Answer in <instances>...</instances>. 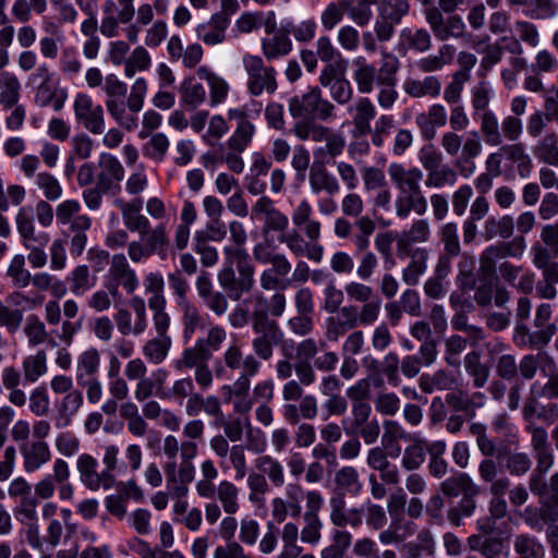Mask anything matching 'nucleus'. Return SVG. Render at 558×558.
Wrapping results in <instances>:
<instances>
[{"mask_svg":"<svg viewBox=\"0 0 558 558\" xmlns=\"http://www.w3.org/2000/svg\"><path fill=\"white\" fill-rule=\"evenodd\" d=\"M223 362L231 371L248 372V375H257L262 368V363L253 354L244 355L242 345L232 341L223 352Z\"/></svg>","mask_w":558,"mask_h":558,"instance_id":"393cba45","label":"nucleus"},{"mask_svg":"<svg viewBox=\"0 0 558 558\" xmlns=\"http://www.w3.org/2000/svg\"><path fill=\"white\" fill-rule=\"evenodd\" d=\"M219 468L223 473L234 470V480L241 481L247 474V462L244 448L240 445H233L227 458L219 460Z\"/></svg>","mask_w":558,"mask_h":558,"instance_id":"5fc2aeb1","label":"nucleus"},{"mask_svg":"<svg viewBox=\"0 0 558 558\" xmlns=\"http://www.w3.org/2000/svg\"><path fill=\"white\" fill-rule=\"evenodd\" d=\"M151 66V58L143 46L133 49L124 64V75L132 78L137 72L147 71Z\"/></svg>","mask_w":558,"mask_h":558,"instance_id":"338daca9","label":"nucleus"},{"mask_svg":"<svg viewBox=\"0 0 558 558\" xmlns=\"http://www.w3.org/2000/svg\"><path fill=\"white\" fill-rule=\"evenodd\" d=\"M425 186L432 189H441L444 186H453L458 181V173L448 165H439L434 169L426 171Z\"/></svg>","mask_w":558,"mask_h":558,"instance_id":"052dcab7","label":"nucleus"},{"mask_svg":"<svg viewBox=\"0 0 558 558\" xmlns=\"http://www.w3.org/2000/svg\"><path fill=\"white\" fill-rule=\"evenodd\" d=\"M130 307L134 317L128 308L119 307L113 314V320L123 337H138L146 331L148 326L146 303L143 298L135 295L130 300Z\"/></svg>","mask_w":558,"mask_h":558,"instance_id":"1a4fd4ad","label":"nucleus"},{"mask_svg":"<svg viewBox=\"0 0 558 558\" xmlns=\"http://www.w3.org/2000/svg\"><path fill=\"white\" fill-rule=\"evenodd\" d=\"M448 122V113L441 104H433L428 107L426 113H420L415 117V124L425 140H433L436 136V130L444 128Z\"/></svg>","mask_w":558,"mask_h":558,"instance_id":"bb28decb","label":"nucleus"},{"mask_svg":"<svg viewBox=\"0 0 558 558\" xmlns=\"http://www.w3.org/2000/svg\"><path fill=\"white\" fill-rule=\"evenodd\" d=\"M494 92L492 86L487 82H480L471 89V105H472V117L476 119L477 114L492 111L489 109V102L493 98Z\"/></svg>","mask_w":558,"mask_h":558,"instance_id":"69168bd1","label":"nucleus"},{"mask_svg":"<svg viewBox=\"0 0 558 558\" xmlns=\"http://www.w3.org/2000/svg\"><path fill=\"white\" fill-rule=\"evenodd\" d=\"M23 466L26 473H33L51 460L49 445L45 440L26 441L20 446Z\"/></svg>","mask_w":558,"mask_h":558,"instance_id":"a878e982","label":"nucleus"},{"mask_svg":"<svg viewBox=\"0 0 558 558\" xmlns=\"http://www.w3.org/2000/svg\"><path fill=\"white\" fill-rule=\"evenodd\" d=\"M73 112L77 123L94 135L105 132V112L101 105L94 102L86 93H77L73 101Z\"/></svg>","mask_w":558,"mask_h":558,"instance_id":"9d476101","label":"nucleus"},{"mask_svg":"<svg viewBox=\"0 0 558 558\" xmlns=\"http://www.w3.org/2000/svg\"><path fill=\"white\" fill-rule=\"evenodd\" d=\"M228 230L232 244L222 248L223 264L217 280L228 295L236 301L254 287L255 267L245 247L247 232L244 225L239 220H232L228 225Z\"/></svg>","mask_w":558,"mask_h":558,"instance_id":"f257e3e1","label":"nucleus"},{"mask_svg":"<svg viewBox=\"0 0 558 558\" xmlns=\"http://www.w3.org/2000/svg\"><path fill=\"white\" fill-rule=\"evenodd\" d=\"M199 442L195 440H183L180 444V459L178 486L174 487V497H184L189 493V485L195 477V465L193 460L198 454Z\"/></svg>","mask_w":558,"mask_h":558,"instance_id":"2eb2a0df","label":"nucleus"},{"mask_svg":"<svg viewBox=\"0 0 558 558\" xmlns=\"http://www.w3.org/2000/svg\"><path fill=\"white\" fill-rule=\"evenodd\" d=\"M181 314V323L183 326V338L190 341L196 330L203 327L204 316L199 307L191 300L177 305Z\"/></svg>","mask_w":558,"mask_h":558,"instance_id":"4c0bfd02","label":"nucleus"},{"mask_svg":"<svg viewBox=\"0 0 558 558\" xmlns=\"http://www.w3.org/2000/svg\"><path fill=\"white\" fill-rule=\"evenodd\" d=\"M288 109L294 119L329 121L335 119V106L322 97L318 86H311L304 93L290 98Z\"/></svg>","mask_w":558,"mask_h":558,"instance_id":"423d86ee","label":"nucleus"},{"mask_svg":"<svg viewBox=\"0 0 558 558\" xmlns=\"http://www.w3.org/2000/svg\"><path fill=\"white\" fill-rule=\"evenodd\" d=\"M105 288L109 290L112 298L119 295V288L126 294H133L140 287L136 271L130 266L124 254H114L105 276Z\"/></svg>","mask_w":558,"mask_h":558,"instance_id":"6e6552de","label":"nucleus"},{"mask_svg":"<svg viewBox=\"0 0 558 558\" xmlns=\"http://www.w3.org/2000/svg\"><path fill=\"white\" fill-rule=\"evenodd\" d=\"M16 230L21 243L25 248L46 247L50 235L46 231L37 230L31 210L21 207L15 217Z\"/></svg>","mask_w":558,"mask_h":558,"instance_id":"dca6fc26","label":"nucleus"},{"mask_svg":"<svg viewBox=\"0 0 558 558\" xmlns=\"http://www.w3.org/2000/svg\"><path fill=\"white\" fill-rule=\"evenodd\" d=\"M145 292L149 294L148 307L153 317H170L167 312V299L165 296V280L160 272H149L144 279Z\"/></svg>","mask_w":558,"mask_h":558,"instance_id":"412c9836","label":"nucleus"},{"mask_svg":"<svg viewBox=\"0 0 558 558\" xmlns=\"http://www.w3.org/2000/svg\"><path fill=\"white\" fill-rule=\"evenodd\" d=\"M441 492L450 497L464 494H478L477 485L466 473H458L441 483Z\"/></svg>","mask_w":558,"mask_h":558,"instance_id":"6e6d98bb","label":"nucleus"},{"mask_svg":"<svg viewBox=\"0 0 558 558\" xmlns=\"http://www.w3.org/2000/svg\"><path fill=\"white\" fill-rule=\"evenodd\" d=\"M197 75L208 85L210 106L215 107L225 102L230 90L228 82L207 66H199Z\"/></svg>","mask_w":558,"mask_h":558,"instance_id":"72a5a7b5","label":"nucleus"},{"mask_svg":"<svg viewBox=\"0 0 558 558\" xmlns=\"http://www.w3.org/2000/svg\"><path fill=\"white\" fill-rule=\"evenodd\" d=\"M344 147V137L341 134L335 133L325 142V145L318 146L313 150V165L326 166L331 163L335 158L343 153Z\"/></svg>","mask_w":558,"mask_h":558,"instance_id":"a18cd8bd","label":"nucleus"},{"mask_svg":"<svg viewBox=\"0 0 558 558\" xmlns=\"http://www.w3.org/2000/svg\"><path fill=\"white\" fill-rule=\"evenodd\" d=\"M434 549V537L428 530L424 529L417 533L414 541L405 542L400 547V553L404 558H422L424 556H432Z\"/></svg>","mask_w":558,"mask_h":558,"instance_id":"ea45409f","label":"nucleus"},{"mask_svg":"<svg viewBox=\"0 0 558 558\" xmlns=\"http://www.w3.org/2000/svg\"><path fill=\"white\" fill-rule=\"evenodd\" d=\"M483 145L477 131L473 130L465 134L463 147L460 157L456 161V168L461 177L468 179L476 170L474 159L482 154Z\"/></svg>","mask_w":558,"mask_h":558,"instance_id":"aec40b11","label":"nucleus"},{"mask_svg":"<svg viewBox=\"0 0 558 558\" xmlns=\"http://www.w3.org/2000/svg\"><path fill=\"white\" fill-rule=\"evenodd\" d=\"M506 168L511 172H517L522 179L530 177L533 162L525 151L523 144L511 143L501 146Z\"/></svg>","mask_w":558,"mask_h":558,"instance_id":"5701e85b","label":"nucleus"},{"mask_svg":"<svg viewBox=\"0 0 558 558\" xmlns=\"http://www.w3.org/2000/svg\"><path fill=\"white\" fill-rule=\"evenodd\" d=\"M404 92L413 98L437 97L440 94L441 84L436 76H426L423 80H407L403 83Z\"/></svg>","mask_w":558,"mask_h":558,"instance_id":"603ef678","label":"nucleus"},{"mask_svg":"<svg viewBox=\"0 0 558 558\" xmlns=\"http://www.w3.org/2000/svg\"><path fill=\"white\" fill-rule=\"evenodd\" d=\"M23 384L29 385L36 383L48 372L47 353L38 350L35 354L26 355L22 360Z\"/></svg>","mask_w":558,"mask_h":558,"instance_id":"58836bf2","label":"nucleus"},{"mask_svg":"<svg viewBox=\"0 0 558 558\" xmlns=\"http://www.w3.org/2000/svg\"><path fill=\"white\" fill-rule=\"evenodd\" d=\"M239 495L240 489L231 481L221 480L216 485L215 499L220 502L222 510L227 514H235L240 510Z\"/></svg>","mask_w":558,"mask_h":558,"instance_id":"de8ad7c7","label":"nucleus"},{"mask_svg":"<svg viewBox=\"0 0 558 558\" xmlns=\"http://www.w3.org/2000/svg\"><path fill=\"white\" fill-rule=\"evenodd\" d=\"M408 434L404 428L396 421H386L384 423V433L381 436V448L389 454V458L397 459L401 454V440H407Z\"/></svg>","mask_w":558,"mask_h":558,"instance_id":"e433bc0d","label":"nucleus"},{"mask_svg":"<svg viewBox=\"0 0 558 558\" xmlns=\"http://www.w3.org/2000/svg\"><path fill=\"white\" fill-rule=\"evenodd\" d=\"M532 263L533 265L542 270L543 280L558 284V263L553 262L547 248L539 244H535L531 247Z\"/></svg>","mask_w":558,"mask_h":558,"instance_id":"a19ab883","label":"nucleus"},{"mask_svg":"<svg viewBox=\"0 0 558 558\" xmlns=\"http://www.w3.org/2000/svg\"><path fill=\"white\" fill-rule=\"evenodd\" d=\"M313 207L306 198H303L292 210L291 219L294 227L300 229L310 242L320 239L322 223L313 218Z\"/></svg>","mask_w":558,"mask_h":558,"instance_id":"4be33fe9","label":"nucleus"},{"mask_svg":"<svg viewBox=\"0 0 558 558\" xmlns=\"http://www.w3.org/2000/svg\"><path fill=\"white\" fill-rule=\"evenodd\" d=\"M84 404V398L81 390L71 391V393L56 399L53 402V425L58 429L69 427L76 414Z\"/></svg>","mask_w":558,"mask_h":558,"instance_id":"a211bd4d","label":"nucleus"},{"mask_svg":"<svg viewBox=\"0 0 558 558\" xmlns=\"http://www.w3.org/2000/svg\"><path fill=\"white\" fill-rule=\"evenodd\" d=\"M381 56L383 60L378 69L374 64L367 63L364 58H357L355 60L357 68L353 73V78L357 90L362 94H369L377 87L378 105L383 109L389 110L399 97L397 73L400 69V61L391 52L384 51Z\"/></svg>","mask_w":558,"mask_h":558,"instance_id":"f03ea898","label":"nucleus"},{"mask_svg":"<svg viewBox=\"0 0 558 558\" xmlns=\"http://www.w3.org/2000/svg\"><path fill=\"white\" fill-rule=\"evenodd\" d=\"M163 453L168 461L163 465L166 476V488L174 497V487L178 486L179 463L177 461L178 453L180 452V444L175 436L168 435L163 439Z\"/></svg>","mask_w":558,"mask_h":558,"instance_id":"7c9ffc66","label":"nucleus"},{"mask_svg":"<svg viewBox=\"0 0 558 558\" xmlns=\"http://www.w3.org/2000/svg\"><path fill=\"white\" fill-rule=\"evenodd\" d=\"M201 478L195 483V492L202 499H214L216 496V480L219 476L218 468L211 459H205L201 465Z\"/></svg>","mask_w":558,"mask_h":558,"instance_id":"c9c22d12","label":"nucleus"},{"mask_svg":"<svg viewBox=\"0 0 558 558\" xmlns=\"http://www.w3.org/2000/svg\"><path fill=\"white\" fill-rule=\"evenodd\" d=\"M554 360L547 353L538 352L524 355L518 364V372L522 378L531 380L536 375L538 368L544 372L546 367L554 368Z\"/></svg>","mask_w":558,"mask_h":558,"instance_id":"3c124183","label":"nucleus"},{"mask_svg":"<svg viewBox=\"0 0 558 558\" xmlns=\"http://www.w3.org/2000/svg\"><path fill=\"white\" fill-rule=\"evenodd\" d=\"M480 123V131L488 146H500L502 143L501 133L499 131V121L496 113L492 111H485L477 114L474 119Z\"/></svg>","mask_w":558,"mask_h":558,"instance_id":"864d4df0","label":"nucleus"},{"mask_svg":"<svg viewBox=\"0 0 558 558\" xmlns=\"http://www.w3.org/2000/svg\"><path fill=\"white\" fill-rule=\"evenodd\" d=\"M292 41L284 33H276L262 39V51L268 61L278 60L292 51Z\"/></svg>","mask_w":558,"mask_h":558,"instance_id":"49530a36","label":"nucleus"},{"mask_svg":"<svg viewBox=\"0 0 558 558\" xmlns=\"http://www.w3.org/2000/svg\"><path fill=\"white\" fill-rule=\"evenodd\" d=\"M135 0H105L101 4V21L99 31L107 38L117 37L121 24H130L125 37L132 44L137 43L140 33L154 20L153 5L141 3L135 10Z\"/></svg>","mask_w":558,"mask_h":558,"instance_id":"7ed1b4c3","label":"nucleus"},{"mask_svg":"<svg viewBox=\"0 0 558 558\" xmlns=\"http://www.w3.org/2000/svg\"><path fill=\"white\" fill-rule=\"evenodd\" d=\"M243 68L247 75L246 88L252 96H260L263 93L274 94L278 88V72L274 66L266 65L263 58L254 54H244Z\"/></svg>","mask_w":558,"mask_h":558,"instance_id":"0eeeda50","label":"nucleus"},{"mask_svg":"<svg viewBox=\"0 0 558 558\" xmlns=\"http://www.w3.org/2000/svg\"><path fill=\"white\" fill-rule=\"evenodd\" d=\"M147 90V81L144 77H138L131 86L126 100L110 99L105 101L108 113L121 129L128 132L137 129Z\"/></svg>","mask_w":558,"mask_h":558,"instance_id":"39448f33","label":"nucleus"},{"mask_svg":"<svg viewBox=\"0 0 558 558\" xmlns=\"http://www.w3.org/2000/svg\"><path fill=\"white\" fill-rule=\"evenodd\" d=\"M125 170L119 158L110 153H100L97 159V184L112 194L120 191Z\"/></svg>","mask_w":558,"mask_h":558,"instance_id":"4468645a","label":"nucleus"},{"mask_svg":"<svg viewBox=\"0 0 558 558\" xmlns=\"http://www.w3.org/2000/svg\"><path fill=\"white\" fill-rule=\"evenodd\" d=\"M465 372L473 378L476 388H482L488 380L489 368L481 362V355L476 351H471L464 356Z\"/></svg>","mask_w":558,"mask_h":558,"instance_id":"680f3d73","label":"nucleus"},{"mask_svg":"<svg viewBox=\"0 0 558 558\" xmlns=\"http://www.w3.org/2000/svg\"><path fill=\"white\" fill-rule=\"evenodd\" d=\"M525 250V241L515 238L510 242L487 246L480 256L481 270L489 276L496 274V263L506 257L520 258Z\"/></svg>","mask_w":558,"mask_h":558,"instance_id":"ddd939ff","label":"nucleus"},{"mask_svg":"<svg viewBox=\"0 0 558 558\" xmlns=\"http://www.w3.org/2000/svg\"><path fill=\"white\" fill-rule=\"evenodd\" d=\"M21 98V83L17 76L11 72L0 74V106L3 110L11 109L19 104Z\"/></svg>","mask_w":558,"mask_h":558,"instance_id":"37998d69","label":"nucleus"},{"mask_svg":"<svg viewBox=\"0 0 558 558\" xmlns=\"http://www.w3.org/2000/svg\"><path fill=\"white\" fill-rule=\"evenodd\" d=\"M411 260L402 269V281L408 286H416L427 270L429 253L425 247H416L410 254Z\"/></svg>","mask_w":558,"mask_h":558,"instance_id":"f704fd0d","label":"nucleus"},{"mask_svg":"<svg viewBox=\"0 0 558 558\" xmlns=\"http://www.w3.org/2000/svg\"><path fill=\"white\" fill-rule=\"evenodd\" d=\"M252 330L255 333V337L252 340L254 354L264 361L270 360L274 354L275 347H277L283 339V331L278 324L252 326Z\"/></svg>","mask_w":558,"mask_h":558,"instance_id":"f3484780","label":"nucleus"},{"mask_svg":"<svg viewBox=\"0 0 558 558\" xmlns=\"http://www.w3.org/2000/svg\"><path fill=\"white\" fill-rule=\"evenodd\" d=\"M98 460L89 453H82L76 459V470L80 475L81 483L89 490L97 492L99 489L109 490L107 483L108 475L97 472Z\"/></svg>","mask_w":558,"mask_h":558,"instance_id":"6ab92c4d","label":"nucleus"},{"mask_svg":"<svg viewBox=\"0 0 558 558\" xmlns=\"http://www.w3.org/2000/svg\"><path fill=\"white\" fill-rule=\"evenodd\" d=\"M551 314V305L548 303H542L535 312L534 325L537 328H542L536 333V337L542 344H547L557 331L555 324H548Z\"/></svg>","mask_w":558,"mask_h":558,"instance_id":"bf43d9fd","label":"nucleus"},{"mask_svg":"<svg viewBox=\"0 0 558 558\" xmlns=\"http://www.w3.org/2000/svg\"><path fill=\"white\" fill-rule=\"evenodd\" d=\"M169 147L170 141L168 136L162 132H157L151 134L147 142L144 143L142 153L146 158L155 162H161L165 160Z\"/></svg>","mask_w":558,"mask_h":558,"instance_id":"13d9d810","label":"nucleus"},{"mask_svg":"<svg viewBox=\"0 0 558 558\" xmlns=\"http://www.w3.org/2000/svg\"><path fill=\"white\" fill-rule=\"evenodd\" d=\"M171 317H153V326L156 336L147 340L143 348V356L151 364H161L169 354L172 339L169 335Z\"/></svg>","mask_w":558,"mask_h":558,"instance_id":"9b49d317","label":"nucleus"},{"mask_svg":"<svg viewBox=\"0 0 558 558\" xmlns=\"http://www.w3.org/2000/svg\"><path fill=\"white\" fill-rule=\"evenodd\" d=\"M65 281L70 286V291L81 296L95 287L96 277L90 275L87 265H78L66 275Z\"/></svg>","mask_w":558,"mask_h":558,"instance_id":"09e8293b","label":"nucleus"},{"mask_svg":"<svg viewBox=\"0 0 558 558\" xmlns=\"http://www.w3.org/2000/svg\"><path fill=\"white\" fill-rule=\"evenodd\" d=\"M429 223L425 219H417L412 222L410 228L403 231L402 236L398 241V254L403 257V251L413 243H424L429 240Z\"/></svg>","mask_w":558,"mask_h":558,"instance_id":"8fccbe9b","label":"nucleus"},{"mask_svg":"<svg viewBox=\"0 0 558 558\" xmlns=\"http://www.w3.org/2000/svg\"><path fill=\"white\" fill-rule=\"evenodd\" d=\"M349 113L352 116L355 130L361 135H366L371 132V121L376 117V107L367 97H362L356 100L353 106L348 108Z\"/></svg>","mask_w":558,"mask_h":558,"instance_id":"473e14b6","label":"nucleus"},{"mask_svg":"<svg viewBox=\"0 0 558 558\" xmlns=\"http://www.w3.org/2000/svg\"><path fill=\"white\" fill-rule=\"evenodd\" d=\"M388 175L398 191L395 209L400 219H407L411 211L423 216L427 211V199L421 187L424 173L417 167H405L401 162L388 166Z\"/></svg>","mask_w":558,"mask_h":558,"instance_id":"20e7f679","label":"nucleus"},{"mask_svg":"<svg viewBox=\"0 0 558 558\" xmlns=\"http://www.w3.org/2000/svg\"><path fill=\"white\" fill-rule=\"evenodd\" d=\"M514 550L521 558H543L545 549L537 539L530 535H518L513 544Z\"/></svg>","mask_w":558,"mask_h":558,"instance_id":"774afa93","label":"nucleus"},{"mask_svg":"<svg viewBox=\"0 0 558 558\" xmlns=\"http://www.w3.org/2000/svg\"><path fill=\"white\" fill-rule=\"evenodd\" d=\"M335 483L339 488L352 496L360 495L363 488L357 470L350 465L343 466L336 472Z\"/></svg>","mask_w":558,"mask_h":558,"instance_id":"0e129e2a","label":"nucleus"},{"mask_svg":"<svg viewBox=\"0 0 558 558\" xmlns=\"http://www.w3.org/2000/svg\"><path fill=\"white\" fill-rule=\"evenodd\" d=\"M251 219L263 221L262 233L265 238L270 232L286 233L289 227L288 216L280 211L268 196H260L254 203L251 210Z\"/></svg>","mask_w":558,"mask_h":558,"instance_id":"f8f14e48","label":"nucleus"},{"mask_svg":"<svg viewBox=\"0 0 558 558\" xmlns=\"http://www.w3.org/2000/svg\"><path fill=\"white\" fill-rule=\"evenodd\" d=\"M210 359L209 349H205L202 341L196 340L194 345L183 351L181 360L175 363L177 369L196 368Z\"/></svg>","mask_w":558,"mask_h":558,"instance_id":"e2e57ef3","label":"nucleus"},{"mask_svg":"<svg viewBox=\"0 0 558 558\" xmlns=\"http://www.w3.org/2000/svg\"><path fill=\"white\" fill-rule=\"evenodd\" d=\"M330 521L338 527L350 525L357 529L363 522V510L360 508H345V500L342 496H333L329 500Z\"/></svg>","mask_w":558,"mask_h":558,"instance_id":"c85d7f7f","label":"nucleus"},{"mask_svg":"<svg viewBox=\"0 0 558 558\" xmlns=\"http://www.w3.org/2000/svg\"><path fill=\"white\" fill-rule=\"evenodd\" d=\"M416 531L417 525L414 521L397 517L391 519L390 524L379 533L378 538L383 545L401 544L402 546Z\"/></svg>","mask_w":558,"mask_h":558,"instance_id":"c756f323","label":"nucleus"},{"mask_svg":"<svg viewBox=\"0 0 558 558\" xmlns=\"http://www.w3.org/2000/svg\"><path fill=\"white\" fill-rule=\"evenodd\" d=\"M100 367L99 351L90 347L83 351L76 362L75 379L76 383H83L85 379L97 378L96 375Z\"/></svg>","mask_w":558,"mask_h":558,"instance_id":"c03bdc74","label":"nucleus"},{"mask_svg":"<svg viewBox=\"0 0 558 558\" xmlns=\"http://www.w3.org/2000/svg\"><path fill=\"white\" fill-rule=\"evenodd\" d=\"M360 326L357 306L348 305L339 310L338 315L326 319V335L329 340H337L347 331Z\"/></svg>","mask_w":558,"mask_h":558,"instance_id":"cd10ccee","label":"nucleus"},{"mask_svg":"<svg viewBox=\"0 0 558 558\" xmlns=\"http://www.w3.org/2000/svg\"><path fill=\"white\" fill-rule=\"evenodd\" d=\"M255 466L276 487L284 484V469L281 462L269 454H262L255 460Z\"/></svg>","mask_w":558,"mask_h":558,"instance_id":"4d7b16f0","label":"nucleus"},{"mask_svg":"<svg viewBox=\"0 0 558 558\" xmlns=\"http://www.w3.org/2000/svg\"><path fill=\"white\" fill-rule=\"evenodd\" d=\"M179 94L180 105L189 110L198 108L206 100L204 86L194 77H187L181 83Z\"/></svg>","mask_w":558,"mask_h":558,"instance_id":"79ce46f5","label":"nucleus"},{"mask_svg":"<svg viewBox=\"0 0 558 558\" xmlns=\"http://www.w3.org/2000/svg\"><path fill=\"white\" fill-rule=\"evenodd\" d=\"M230 19L225 13H215L210 20L195 27L197 39L208 46L221 44L226 38V31Z\"/></svg>","mask_w":558,"mask_h":558,"instance_id":"b1692460","label":"nucleus"},{"mask_svg":"<svg viewBox=\"0 0 558 558\" xmlns=\"http://www.w3.org/2000/svg\"><path fill=\"white\" fill-rule=\"evenodd\" d=\"M308 184L313 195H319L324 192L329 196H333L340 192V184L337 178L325 166L313 165L311 167Z\"/></svg>","mask_w":558,"mask_h":558,"instance_id":"2f4dec72","label":"nucleus"}]
</instances>
